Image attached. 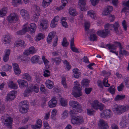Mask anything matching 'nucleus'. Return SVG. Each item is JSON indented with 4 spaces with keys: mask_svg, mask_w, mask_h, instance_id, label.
Wrapping results in <instances>:
<instances>
[{
    "mask_svg": "<svg viewBox=\"0 0 129 129\" xmlns=\"http://www.w3.org/2000/svg\"><path fill=\"white\" fill-rule=\"evenodd\" d=\"M69 104L73 110L70 111V115L72 118L71 122L73 124H79L83 121L82 117L80 116H76V114L77 112H82L81 107L79 103L75 101H72L70 102Z\"/></svg>",
    "mask_w": 129,
    "mask_h": 129,
    "instance_id": "obj_1",
    "label": "nucleus"
},
{
    "mask_svg": "<svg viewBox=\"0 0 129 129\" xmlns=\"http://www.w3.org/2000/svg\"><path fill=\"white\" fill-rule=\"evenodd\" d=\"M129 110V106L126 105L125 106L116 104L112 106V110L113 112L119 115H120Z\"/></svg>",
    "mask_w": 129,
    "mask_h": 129,
    "instance_id": "obj_2",
    "label": "nucleus"
},
{
    "mask_svg": "<svg viewBox=\"0 0 129 129\" xmlns=\"http://www.w3.org/2000/svg\"><path fill=\"white\" fill-rule=\"evenodd\" d=\"M104 27L105 28L109 31L114 28L115 33L117 35L121 34L122 32V31L120 29V28H119V24L117 22H115L113 24H110L108 23H107L105 25Z\"/></svg>",
    "mask_w": 129,
    "mask_h": 129,
    "instance_id": "obj_3",
    "label": "nucleus"
},
{
    "mask_svg": "<svg viewBox=\"0 0 129 129\" xmlns=\"http://www.w3.org/2000/svg\"><path fill=\"white\" fill-rule=\"evenodd\" d=\"M74 84L75 86L73 87V91L72 92L73 95L76 98L80 97L82 95L81 91V86L77 81H76L75 82Z\"/></svg>",
    "mask_w": 129,
    "mask_h": 129,
    "instance_id": "obj_4",
    "label": "nucleus"
},
{
    "mask_svg": "<svg viewBox=\"0 0 129 129\" xmlns=\"http://www.w3.org/2000/svg\"><path fill=\"white\" fill-rule=\"evenodd\" d=\"M55 32L52 31L50 33L48 36L47 39V41L48 43L50 44L52 41V39H53L54 40L53 45L54 47L56 46L57 45V42L58 40V37L55 35Z\"/></svg>",
    "mask_w": 129,
    "mask_h": 129,
    "instance_id": "obj_5",
    "label": "nucleus"
},
{
    "mask_svg": "<svg viewBox=\"0 0 129 129\" xmlns=\"http://www.w3.org/2000/svg\"><path fill=\"white\" fill-rule=\"evenodd\" d=\"M19 108L20 112L24 114L27 111L29 106L27 101L24 100L20 103Z\"/></svg>",
    "mask_w": 129,
    "mask_h": 129,
    "instance_id": "obj_6",
    "label": "nucleus"
},
{
    "mask_svg": "<svg viewBox=\"0 0 129 129\" xmlns=\"http://www.w3.org/2000/svg\"><path fill=\"white\" fill-rule=\"evenodd\" d=\"M92 109L95 110L99 109L100 111L103 110L104 106L103 104L100 103L97 100H95L93 101L91 104Z\"/></svg>",
    "mask_w": 129,
    "mask_h": 129,
    "instance_id": "obj_7",
    "label": "nucleus"
},
{
    "mask_svg": "<svg viewBox=\"0 0 129 129\" xmlns=\"http://www.w3.org/2000/svg\"><path fill=\"white\" fill-rule=\"evenodd\" d=\"M19 19V17L16 13H12L8 16L7 20L9 22L15 23Z\"/></svg>",
    "mask_w": 129,
    "mask_h": 129,
    "instance_id": "obj_8",
    "label": "nucleus"
},
{
    "mask_svg": "<svg viewBox=\"0 0 129 129\" xmlns=\"http://www.w3.org/2000/svg\"><path fill=\"white\" fill-rule=\"evenodd\" d=\"M96 34L99 36L104 38L110 34V31L105 28L103 30H100L97 31Z\"/></svg>",
    "mask_w": 129,
    "mask_h": 129,
    "instance_id": "obj_9",
    "label": "nucleus"
},
{
    "mask_svg": "<svg viewBox=\"0 0 129 129\" xmlns=\"http://www.w3.org/2000/svg\"><path fill=\"white\" fill-rule=\"evenodd\" d=\"M4 119L5 121V125L8 128H12V124L13 121V118L11 117H5Z\"/></svg>",
    "mask_w": 129,
    "mask_h": 129,
    "instance_id": "obj_10",
    "label": "nucleus"
},
{
    "mask_svg": "<svg viewBox=\"0 0 129 129\" xmlns=\"http://www.w3.org/2000/svg\"><path fill=\"white\" fill-rule=\"evenodd\" d=\"M111 111L110 109H106L104 110L102 113L101 114V117L109 118L111 116Z\"/></svg>",
    "mask_w": 129,
    "mask_h": 129,
    "instance_id": "obj_11",
    "label": "nucleus"
},
{
    "mask_svg": "<svg viewBox=\"0 0 129 129\" xmlns=\"http://www.w3.org/2000/svg\"><path fill=\"white\" fill-rule=\"evenodd\" d=\"M48 21L45 19H42L40 21L41 28L43 30H46L48 27Z\"/></svg>",
    "mask_w": 129,
    "mask_h": 129,
    "instance_id": "obj_12",
    "label": "nucleus"
},
{
    "mask_svg": "<svg viewBox=\"0 0 129 129\" xmlns=\"http://www.w3.org/2000/svg\"><path fill=\"white\" fill-rule=\"evenodd\" d=\"M17 82L21 88H25L28 86L27 81L24 80L19 79L17 80Z\"/></svg>",
    "mask_w": 129,
    "mask_h": 129,
    "instance_id": "obj_13",
    "label": "nucleus"
},
{
    "mask_svg": "<svg viewBox=\"0 0 129 129\" xmlns=\"http://www.w3.org/2000/svg\"><path fill=\"white\" fill-rule=\"evenodd\" d=\"M120 125L121 128H125L127 127L128 124V120L126 117L124 116L123 117L120 123Z\"/></svg>",
    "mask_w": 129,
    "mask_h": 129,
    "instance_id": "obj_14",
    "label": "nucleus"
},
{
    "mask_svg": "<svg viewBox=\"0 0 129 129\" xmlns=\"http://www.w3.org/2000/svg\"><path fill=\"white\" fill-rule=\"evenodd\" d=\"M61 58L59 57L52 58L51 62L53 64L56 65H58L61 62Z\"/></svg>",
    "mask_w": 129,
    "mask_h": 129,
    "instance_id": "obj_15",
    "label": "nucleus"
},
{
    "mask_svg": "<svg viewBox=\"0 0 129 129\" xmlns=\"http://www.w3.org/2000/svg\"><path fill=\"white\" fill-rule=\"evenodd\" d=\"M74 38H72L70 41V48L71 50L74 52H77L78 53H80L78 51V49L74 47Z\"/></svg>",
    "mask_w": 129,
    "mask_h": 129,
    "instance_id": "obj_16",
    "label": "nucleus"
},
{
    "mask_svg": "<svg viewBox=\"0 0 129 129\" xmlns=\"http://www.w3.org/2000/svg\"><path fill=\"white\" fill-rule=\"evenodd\" d=\"M99 127L102 129H106L108 127L107 123L103 120H100L99 124Z\"/></svg>",
    "mask_w": 129,
    "mask_h": 129,
    "instance_id": "obj_17",
    "label": "nucleus"
},
{
    "mask_svg": "<svg viewBox=\"0 0 129 129\" xmlns=\"http://www.w3.org/2000/svg\"><path fill=\"white\" fill-rule=\"evenodd\" d=\"M13 67L14 69L15 74L17 75H19L21 73V71L19 68L18 65L15 63H13Z\"/></svg>",
    "mask_w": 129,
    "mask_h": 129,
    "instance_id": "obj_18",
    "label": "nucleus"
},
{
    "mask_svg": "<svg viewBox=\"0 0 129 129\" xmlns=\"http://www.w3.org/2000/svg\"><path fill=\"white\" fill-rule=\"evenodd\" d=\"M30 29L29 27L23 26V28L22 30H20L17 32V34L18 35H22L24 34L26 31H28V30Z\"/></svg>",
    "mask_w": 129,
    "mask_h": 129,
    "instance_id": "obj_19",
    "label": "nucleus"
},
{
    "mask_svg": "<svg viewBox=\"0 0 129 129\" xmlns=\"http://www.w3.org/2000/svg\"><path fill=\"white\" fill-rule=\"evenodd\" d=\"M73 75L74 77L76 78H78L80 77L81 73L80 72L79 70L77 68H76L73 69Z\"/></svg>",
    "mask_w": 129,
    "mask_h": 129,
    "instance_id": "obj_20",
    "label": "nucleus"
},
{
    "mask_svg": "<svg viewBox=\"0 0 129 129\" xmlns=\"http://www.w3.org/2000/svg\"><path fill=\"white\" fill-rule=\"evenodd\" d=\"M113 9V8L112 6H108L103 12V14L105 16L107 15L110 13L112 11Z\"/></svg>",
    "mask_w": 129,
    "mask_h": 129,
    "instance_id": "obj_21",
    "label": "nucleus"
},
{
    "mask_svg": "<svg viewBox=\"0 0 129 129\" xmlns=\"http://www.w3.org/2000/svg\"><path fill=\"white\" fill-rule=\"evenodd\" d=\"M8 85L10 88L13 89H16L18 87L17 84L11 80L9 82Z\"/></svg>",
    "mask_w": 129,
    "mask_h": 129,
    "instance_id": "obj_22",
    "label": "nucleus"
},
{
    "mask_svg": "<svg viewBox=\"0 0 129 129\" xmlns=\"http://www.w3.org/2000/svg\"><path fill=\"white\" fill-rule=\"evenodd\" d=\"M35 49L33 47H30L28 50H26L24 52V54L26 56H28L30 54H33L35 53Z\"/></svg>",
    "mask_w": 129,
    "mask_h": 129,
    "instance_id": "obj_23",
    "label": "nucleus"
},
{
    "mask_svg": "<svg viewBox=\"0 0 129 129\" xmlns=\"http://www.w3.org/2000/svg\"><path fill=\"white\" fill-rule=\"evenodd\" d=\"M57 101L55 98H52L49 101L48 105L50 108H52L55 107L57 103Z\"/></svg>",
    "mask_w": 129,
    "mask_h": 129,
    "instance_id": "obj_24",
    "label": "nucleus"
},
{
    "mask_svg": "<svg viewBox=\"0 0 129 129\" xmlns=\"http://www.w3.org/2000/svg\"><path fill=\"white\" fill-rule=\"evenodd\" d=\"M20 14L23 18L25 19H28L29 18V16L27 11L24 9H22L20 11Z\"/></svg>",
    "mask_w": 129,
    "mask_h": 129,
    "instance_id": "obj_25",
    "label": "nucleus"
},
{
    "mask_svg": "<svg viewBox=\"0 0 129 129\" xmlns=\"http://www.w3.org/2000/svg\"><path fill=\"white\" fill-rule=\"evenodd\" d=\"M10 50L9 49L6 50H5V53L4 55L3 60L4 61L6 62L8 61L9 59V55L10 54Z\"/></svg>",
    "mask_w": 129,
    "mask_h": 129,
    "instance_id": "obj_26",
    "label": "nucleus"
},
{
    "mask_svg": "<svg viewBox=\"0 0 129 129\" xmlns=\"http://www.w3.org/2000/svg\"><path fill=\"white\" fill-rule=\"evenodd\" d=\"M15 92L13 91L10 92L6 97V99L7 101H10L14 99L15 96Z\"/></svg>",
    "mask_w": 129,
    "mask_h": 129,
    "instance_id": "obj_27",
    "label": "nucleus"
},
{
    "mask_svg": "<svg viewBox=\"0 0 129 129\" xmlns=\"http://www.w3.org/2000/svg\"><path fill=\"white\" fill-rule=\"evenodd\" d=\"M25 26H27V27H29L30 29L28 30V31H30L32 33H34L35 32L36 29V26L35 23H31L30 24V27L28 26L27 24L24 25Z\"/></svg>",
    "mask_w": 129,
    "mask_h": 129,
    "instance_id": "obj_28",
    "label": "nucleus"
},
{
    "mask_svg": "<svg viewBox=\"0 0 129 129\" xmlns=\"http://www.w3.org/2000/svg\"><path fill=\"white\" fill-rule=\"evenodd\" d=\"M53 82L48 79L45 82V84L46 87L49 89H52L53 87Z\"/></svg>",
    "mask_w": 129,
    "mask_h": 129,
    "instance_id": "obj_29",
    "label": "nucleus"
},
{
    "mask_svg": "<svg viewBox=\"0 0 129 129\" xmlns=\"http://www.w3.org/2000/svg\"><path fill=\"white\" fill-rule=\"evenodd\" d=\"M8 10V8L6 7H4L0 10V17L5 16L7 13Z\"/></svg>",
    "mask_w": 129,
    "mask_h": 129,
    "instance_id": "obj_30",
    "label": "nucleus"
},
{
    "mask_svg": "<svg viewBox=\"0 0 129 129\" xmlns=\"http://www.w3.org/2000/svg\"><path fill=\"white\" fill-rule=\"evenodd\" d=\"M89 81L87 79H83L81 82V85L83 87H86L89 86Z\"/></svg>",
    "mask_w": 129,
    "mask_h": 129,
    "instance_id": "obj_31",
    "label": "nucleus"
},
{
    "mask_svg": "<svg viewBox=\"0 0 129 129\" xmlns=\"http://www.w3.org/2000/svg\"><path fill=\"white\" fill-rule=\"evenodd\" d=\"M23 78L25 79L28 82H30L31 81L32 79L31 76L27 73H25L23 75Z\"/></svg>",
    "mask_w": 129,
    "mask_h": 129,
    "instance_id": "obj_32",
    "label": "nucleus"
},
{
    "mask_svg": "<svg viewBox=\"0 0 129 129\" xmlns=\"http://www.w3.org/2000/svg\"><path fill=\"white\" fill-rule=\"evenodd\" d=\"M100 47H101L106 48V47H107L109 50L111 49H112L113 50L115 49H116V47L114 45H111V44H107L105 45H102L100 46Z\"/></svg>",
    "mask_w": 129,
    "mask_h": 129,
    "instance_id": "obj_33",
    "label": "nucleus"
},
{
    "mask_svg": "<svg viewBox=\"0 0 129 129\" xmlns=\"http://www.w3.org/2000/svg\"><path fill=\"white\" fill-rule=\"evenodd\" d=\"M93 30L90 31V32H91L92 33L90 34L89 38L90 41H96L97 37L95 34H93Z\"/></svg>",
    "mask_w": 129,
    "mask_h": 129,
    "instance_id": "obj_34",
    "label": "nucleus"
},
{
    "mask_svg": "<svg viewBox=\"0 0 129 129\" xmlns=\"http://www.w3.org/2000/svg\"><path fill=\"white\" fill-rule=\"evenodd\" d=\"M30 87L31 88V89L32 90V91H34L36 92L37 93L39 91V87L37 84L33 85L32 84H31Z\"/></svg>",
    "mask_w": 129,
    "mask_h": 129,
    "instance_id": "obj_35",
    "label": "nucleus"
},
{
    "mask_svg": "<svg viewBox=\"0 0 129 129\" xmlns=\"http://www.w3.org/2000/svg\"><path fill=\"white\" fill-rule=\"evenodd\" d=\"M32 92V90L29 86L26 89L24 92V97H27L29 94Z\"/></svg>",
    "mask_w": 129,
    "mask_h": 129,
    "instance_id": "obj_36",
    "label": "nucleus"
},
{
    "mask_svg": "<svg viewBox=\"0 0 129 129\" xmlns=\"http://www.w3.org/2000/svg\"><path fill=\"white\" fill-rule=\"evenodd\" d=\"M4 38L3 41L5 42V44H7L10 43V38L9 35H4L3 36Z\"/></svg>",
    "mask_w": 129,
    "mask_h": 129,
    "instance_id": "obj_37",
    "label": "nucleus"
},
{
    "mask_svg": "<svg viewBox=\"0 0 129 129\" xmlns=\"http://www.w3.org/2000/svg\"><path fill=\"white\" fill-rule=\"evenodd\" d=\"M108 91L112 94H115L116 91V89L115 86L113 85H112L109 87L107 90Z\"/></svg>",
    "mask_w": 129,
    "mask_h": 129,
    "instance_id": "obj_38",
    "label": "nucleus"
},
{
    "mask_svg": "<svg viewBox=\"0 0 129 129\" xmlns=\"http://www.w3.org/2000/svg\"><path fill=\"white\" fill-rule=\"evenodd\" d=\"M12 3V5L14 7H17L22 4L21 0H13Z\"/></svg>",
    "mask_w": 129,
    "mask_h": 129,
    "instance_id": "obj_39",
    "label": "nucleus"
},
{
    "mask_svg": "<svg viewBox=\"0 0 129 129\" xmlns=\"http://www.w3.org/2000/svg\"><path fill=\"white\" fill-rule=\"evenodd\" d=\"M86 0H79V3H80L82 5V7H81V10L82 11L85 10V8L84 6L86 4Z\"/></svg>",
    "mask_w": 129,
    "mask_h": 129,
    "instance_id": "obj_40",
    "label": "nucleus"
},
{
    "mask_svg": "<svg viewBox=\"0 0 129 129\" xmlns=\"http://www.w3.org/2000/svg\"><path fill=\"white\" fill-rule=\"evenodd\" d=\"M125 97V95H117L114 99V100L115 101H118L124 99Z\"/></svg>",
    "mask_w": 129,
    "mask_h": 129,
    "instance_id": "obj_41",
    "label": "nucleus"
},
{
    "mask_svg": "<svg viewBox=\"0 0 129 129\" xmlns=\"http://www.w3.org/2000/svg\"><path fill=\"white\" fill-rule=\"evenodd\" d=\"M40 16V14H37L36 13H34L32 17V19L33 21L37 22L38 21V18Z\"/></svg>",
    "mask_w": 129,
    "mask_h": 129,
    "instance_id": "obj_42",
    "label": "nucleus"
},
{
    "mask_svg": "<svg viewBox=\"0 0 129 129\" xmlns=\"http://www.w3.org/2000/svg\"><path fill=\"white\" fill-rule=\"evenodd\" d=\"M45 37L44 35L42 33H39L36 37V41H39L43 39Z\"/></svg>",
    "mask_w": 129,
    "mask_h": 129,
    "instance_id": "obj_43",
    "label": "nucleus"
},
{
    "mask_svg": "<svg viewBox=\"0 0 129 129\" xmlns=\"http://www.w3.org/2000/svg\"><path fill=\"white\" fill-rule=\"evenodd\" d=\"M61 83L64 88H67V86L66 82V77L64 76L62 77Z\"/></svg>",
    "mask_w": 129,
    "mask_h": 129,
    "instance_id": "obj_44",
    "label": "nucleus"
},
{
    "mask_svg": "<svg viewBox=\"0 0 129 129\" xmlns=\"http://www.w3.org/2000/svg\"><path fill=\"white\" fill-rule=\"evenodd\" d=\"M12 68V66L8 64H6L4 66L2 69L4 71H7L10 70Z\"/></svg>",
    "mask_w": 129,
    "mask_h": 129,
    "instance_id": "obj_45",
    "label": "nucleus"
},
{
    "mask_svg": "<svg viewBox=\"0 0 129 129\" xmlns=\"http://www.w3.org/2000/svg\"><path fill=\"white\" fill-rule=\"evenodd\" d=\"M69 13L70 14L73 16L76 15L77 13L76 10L72 8H69Z\"/></svg>",
    "mask_w": 129,
    "mask_h": 129,
    "instance_id": "obj_46",
    "label": "nucleus"
},
{
    "mask_svg": "<svg viewBox=\"0 0 129 129\" xmlns=\"http://www.w3.org/2000/svg\"><path fill=\"white\" fill-rule=\"evenodd\" d=\"M108 78H105L103 82V83L104 85L107 87L110 86V85L108 83Z\"/></svg>",
    "mask_w": 129,
    "mask_h": 129,
    "instance_id": "obj_47",
    "label": "nucleus"
},
{
    "mask_svg": "<svg viewBox=\"0 0 129 129\" xmlns=\"http://www.w3.org/2000/svg\"><path fill=\"white\" fill-rule=\"evenodd\" d=\"M40 90L43 93H44L45 94H48V93L47 90L45 89V86L43 84L41 85Z\"/></svg>",
    "mask_w": 129,
    "mask_h": 129,
    "instance_id": "obj_48",
    "label": "nucleus"
},
{
    "mask_svg": "<svg viewBox=\"0 0 129 129\" xmlns=\"http://www.w3.org/2000/svg\"><path fill=\"white\" fill-rule=\"evenodd\" d=\"M39 57L37 56H33L31 59L32 63H34L37 62L39 60Z\"/></svg>",
    "mask_w": 129,
    "mask_h": 129,
    "instance_id": "obj_49",
    "label": "nucleus"
},
{
    "mask_svg": "<svg viewBox=\"0 0 129 129\" xmlns=\"http://www.w3.org/2000/svg\"><path fill=\"white\" fill-rule=\"evenodd\" d=\"M61 21L62 25L63 27L66 28H67L68 27L67 23L65 21L64 18L63 17H62Z\"/></svg>",
    "mask_w": 129,
    "mask_h": 129,
    "instance_id": "obj_50",
    "label": "nucleus"
},
{
    "mask_svg": "<svg viewBox=\"0 0 129 129\" xmlns=\"http://www.w3.org/2000/svg\"><path fill=\"white\" fill-rule=\"evenodd\" d=\"M87 114L89 115H93L95 113V111L92 109H87Z\"/></svg>",
    "mask_w": 129,
    "mask_h": 129,
    "instance_id": "obj_51",
    "label": "nucleus"
},
{
    "mask_svg": "<svg viewBox=\"0 0 129 129\" xmlns=\"http://www.w3.org/2000/svg\"><path fill=\"white\" fill-rule=\"evenodd\" d=\"M34 8L35 9L34 13H36L37 14H40L41 10L39 6H37L36 5H35Z\"/></svg>",
    "mask_w": 129,
    "mask_h": 129,
    "instance_id": "obj_52",
    "label": "nucleus"
},
{
    "mask_svg": "<svg viewBox=\"0 0 129 129\" xmlns=\"http://www.w3.org/2000/svg\"><path fill=\"white\" fill-rule=\"evenodd\" d=\"M68 45H69V43L67 42L66 38L64 37L62 43V45L64 47H66L68 46Z\"/></svg>",
    "mask_w": 129,
    "mask_h": 129,
    "instance_id": "obj_53",
    "label": "nucleus"
},
{
    "mask_svg": "<svg viewBox=\"0 0 129 129\" xmlns=\"http://www.w3.org/2000/svg\"><path fill=\"white\" fill-rule=\"evenodd\" d=\"M60 103L62 106H65L67 105V102L66 100L64 99L61 98L60 101Z\"/></svg>",
    "mask_w": 129,
    "mask_h": 129,
    "instance_id": "obj_54",
    "label": "nucleus"
},
{
    "mask_svg": "<svg viewBox=\"0 0 129 129\" xmlns=\"http://www.w3.org/2000/svg\"><path fill=\"white\" fill-rule=\"evenodd\" d=\"M114 43H115L114 44L112 45H114V46H115L116 47V49H115L114 50H116L117 47L118 46L119 47V49H120L121 48H123V47L121 46V43L120 42H115Z\"/></svg>",
    "mask_w": 129,
    "mask_h": 129,
    "instance_id": "obj_55",
    "label": "nucleus"
},
{
    "mask_svg": "<svg viewBox=\"0 0 129 129\" xmlns=\"http://www.w3.org/2000/svg\"><path fill=\"white\" fill-rule=\"evenodd\" d=\"M50 73L49 71L48 70H45L44 71L43 75L45 77H48L50 76Z\"/></svg>",
    "mask_w": 129,
    "mask_h": 129,
    "instance_id": "obj_56",
    "label": "nucleus"
},
{
    "mask_svg": "<svg viewBox=\"0 0 129 129\" xmlns=\"http://www.w3.org/2000/svg\"><path fill=\"white\" fill-rule=\"evenodd\" d=\"M63 62L66 64V67L68 70H69L71 68V66L69 64V62L67 60L63 61Z\"/></svg>",
    "mask_w": 129,
    "mask_h": 129,
    "instance_id": "obj_57",
    "label": "nucleus"
},
{
    "mask_svg": "<svg viewBox=\"0 0 129 129\" xmlns=\"http://www.w3.org/2000/svg\"><path fill=\"white\" fill-rule=\"evenodd\" d=\"M25 44V42L21 40L18 41L16 43L17 45H19L21 46H24Z\"/></svg>",
    "mask_w": 129,
    "mask_h": 129,
    "instance_id": "obj_58",
    "label": "nucleus"
},
{
    "mask_svg": "<svg viewBox=\"0 0 129 129\" xmlns=\"http://www.w3.org/2000/svg\"><path fill=\"white\" fill-rule=\"evenodd\" d=\"M57 113L56 110L55 109L53 110L51 112V117L52 119H54V117L55 116Z\"/></svg>",
    "mask_w": 129,
    "mask_h": 129,
    "instance_id": "obj_59",
    "label": "nucleus"
},
{
    "mask_svg": "<svg viewBox=\"0 0 129 129\" xmlns=\"http://www.w3.org/2000/svg\"><path fill=\"white\" fill-rule=\"evenodd\" d=\"M87 14L89 15L90 17L93 19H95L96 18L95 14L91 12L90 11L88 12Z\"/></svg>",
    "mask_w": 129,
    "mask_h": 129,
    "instance_id": "obj_60",
    "label": "nucleus"
},
{
    "mask_svg": "<svg viewBox=\"0 0 129 129\" xmlns=\"http://www.w3.org/2000/svg\"><path fill=\"white\" fill-rule=\"evenodd\" d=\"M123 48H121L119 49V53L120 54H122L123 55H126L127 54V51L124 50H122Z\"/></svg>",
    "mask_w": 129,
    "mask_h": 129,
    "instance_id": "obj_61",
    "label": "nucleus"
},
{
    "mask_svg": "<svg viewBox=\"0 0 129 129\" xmlns=\"http://www.w3.org/2000/svg\"><path fill=\"white\" fill-rule=\"evenodd\" d=\"M57 22H56L54 20H52L51 21V23L50 24V26L52 28H54L56 26Z\"/></svg>",
    "mask_w": 129,
    "mask_h": 129,
    "instance_id": "obj_62",
    "label": "nucleus"
},
{
    "mask_svg": "<svg viewBox=\"0 0 129 129\" xmlns=\"http://www.w3.org/2000/svg\"><path fill=\"white\" fill-rule=\"evenodd\" d=\"M122 24L124 30H127V25L126 22L125 20H124L122 23Z\"/></svg>",
    "mask_w": 129,
    "mask_h": 129,
    "instance_id": "obj_63",
    "label": "nucleus"
},
{
    "mask_svg": "<svg viewBox=\"0 0 129 129\" xmlns=\"http://www.w3.org/2000/svg\"><path fill=\"white\" fill-rule=\"evenodd\" d=\"M49 5L50 4L49 3H48V2H46L44 0L43 1L42 3V6L44 8L46 7Z\"/></svg>",
    "mask_w": 129,
    "mask_h": 129,
    "instance_id": "obj_64",
    "label": "nucleus"
}]
</instances>
